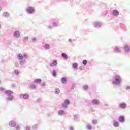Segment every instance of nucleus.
<instances>
[{"instance_id":"obj_1","label":"nucleus","mask_w":130,"mask_h":130,"mask_svg":"<svg viewBox=\"0 0 130 130\" xmlns=\"http://www.w3.org/2000/svg\"><path fill=\"white\" fill-rule=\"evenodd\" d=\"M115 81L113 82V85H118L120 84V82H121V78L120 76L119 75H116L115 77Z\"/></svg>"},{"instance_id":"obj_2","label":"nucleus","mask_w":130,"mask_h":130,"mask_svg":"<svg viewBox=\"0 0 130 130\" xmlns=\"http://www.w3.org/2000/svg\"><path fill=\"white\" fill-rule=\"evenodd\" d=\"M26 11L29 14H32V13H34V8H33V7H29L28 8Z\"/></svg>"},{"instance_id":"obj_3","label":"nucleus","mask_w":130,"mask_h":130,"mask_svg":"<svg viewBox=\"0 0 130 130\" xmlns=\"http://www.w3.org/2000/svg\"><path fill=\"white\" fill-rule=\"evenodd\" d=\"M70 104V101L68 100H66L64 103L62 104L63 107H67L68 105Z\"/></svg>"},{"instance_id":"obj_4","label":"nucleus","mask_w":130,"mask_h":130,"mask_svg":"<svg viewBox=\"0 0 130 130\" xmlns=\"http://www.w3.org/2000/svg\"><path fill=\"white\" fill-rule=\"evenodd\" d=\"M120 108H125L126 107V104L124 103H122L120 104Z\"/></svg>"},{"instance_id":"obj_5","label":"nucleus","mask_w":130,"mask_h":130,"mask_svg":"<svg viewBox=\"0 0 130 130\" xmlns=\"http://www.w3.org/2000/svg\"><path fill=\"white\" fill-rule=\"evenodd\" d=\"M113 15H114V16H118L119 15V12H118L117 10H115L113 11Z\"/></svg>"},{"instance_id":"obj_6","label":"nucleus","mask_w":130,"mask_h":130,"mask_svg":"<svg viewBox=\"0 0 130 130\" xmlns=\"http://www.w3.org/2000/svg\"><path fill=\"white\" fill-rule=\"evenodd\" d=\"M124 49L125 50V51L128 52L130 51L129 46L127 45H125L124 46Z\"/></svg>"},{"instance_id":"obj_7","label":"nucleus","mask_w":130,"mask_h":130,"mask_svg":"<svg viewBox=\"0 0 130 130\" xmlns=\"http://www.w3.org/2000/svg\"><path fill=\"white\" fill-rule=\"evenodd\" d=\"M119 120L120 122H123L124 121V116H121L119 118Z\"/></svg>"},{"instance_id":"obj_8","label":"nucleus","mask_w":130,"mask_h":130,"mask_svg":"<svg viewBox=\"0 0 130 130\" xmlns=\"http://www.w3.org/2000/svg\"><path fill=\"white\" fill-rule=\"evenodd\" d=\"M14 36L15 37H20V32L18 31H16L14 34Z\"/></svg>"},{"instance_id":"obj_9","label":"nucleus","mask_w":130,"mask_h":130,"mask_svg":"<svg viewBox=\"0 0 130 130\" xmlns=\"http://www.w3.org/2000/svg\"><path fill=\"white\" fill-rule=\"evenodd\" d=\"M9 125L11 126V127H14V126H16V123L14 121H11L9 123Z\"/></svg>"},{"instance_id":"obj_10","label":"nucleus","mask_w":130,"mask_h":130,"mask_svg":"<svg viewBox=\"0 0 130 130\" xmlns=\"http://www.w3.org/2000/svg\"><path fill=\"white\" fill-rule=\"evenodd\" d=\"M34 82L37 84H40V83H41V79H35Z\"/></svg>"},{"instance_id":"obj_11","label":"nucleus","mask_w":130,"mask_h":130,"mask_svg":"<svg viewBox=\"0 0 130 130\" xmlns=\"http://www.w3.org/2000/svg\"><path fill=\"white\" fill-rule=\"evenodd\" d=\"M5 94L7 95H12V94H13V91L11 90H7L5 91Z\"/></svg>"},{"instance_id":"obj_12","label":"nucleus","mask_w":130,"mask_h":130,"mask_svg":"<svg viewBox=\"0 0 130 130\" xmlns=\"http://www.w3.org/2000/svg\"><path fill=\"white\" fill-rule=\"evenodd\" d=\"M92 103H93V104H99V101L97 99H94L92 100Z\"/></svg>"},{"instance_id":"obj_13","label":"nucleus","mask_w":130,"mask_h":130,"mask_svg":"<svg viewBox=\"0 0 130 130\" xmlns=\"http://www.w3.org/2000/svg\"><path fill=\"white\" fill-rule=\"evenodd\" d=\"M21 96H22L24 99H28V98H29V95L27 94H22Z\"/></svg>"},{"instance_id":"obj_14","label":"nucleus","mask_w":130,"mask_h":130,"mask_svg":"<svg viewBox=\"0 0 130 130\" xmlns=\"http://www.w3.org/2000/svg\"><path fill=\"white\" fill-rule=\"evenodd\" d=\"M58 114L60 115H63V114H65L64 111L61 110L58 111Z\"/></svg>"},{"instance_id":"obj_15","label":"nucleus","mask_w":130,"mask_h":130,"mask_svg":"<svg viewBox=\"0 0 130 130\" xmlns=\"http://www.w3.org/2000/svg\"><path fill=\"white\" fill-rule=\"evenodd\" d=\"M57 64V61L56 60H55L53 61L52 63L50 64L51 67H53V66H56Z\"/></svg>"},{"instance_id":"obj_16","label":"nucleus","mask_w":130,"mask_h":130,"mask_svg":"<svg viewBox=\"0 0 130 130\" xmlns=\"http://www.w3.org/2000/svg\"><path fill=\"white\" fill-rule=\"evenodd\" d=\"M113 125L114 126H115V127H117V126H119V123L116 121H114Z\"/></svg>"},{"instance_id":"obj_17","label":"nucleus","mask_w":130,"mask_h":130,"mask_svg":"<svg viewBox=\"0 0 130 130\" xmlns=\"http://www.w3.org/2000/svg\"><path fill=\"white\" fill-rule=\"evenodd\" d=\"M72 67L74 69H77V68H78V64L77 63H75L73 64Z\"/></svg>"},{"instance_id":"obj_18","label":"nucleus","mask_w":130,"mask_h":130,"mask_svg":"<svg viewBox=\"0 0 130 130\" xmlns=\"http://www.w3.org/2000/svg\"><path fill=\"white\" fill-rule=\"evenodd\" d=\"M114 50H115V51H116L117 52H120V50H119V48H118V47H116L114 48Z\"/></svg>"},{"instance_id":"obj_19","label":"nucleus","mask_w":130,"mask_h":130,"mask_svg":"<svg viewBox=\"0 0 130 130\" xmlns=\"http://www.w3.org/2000/svg\"><path fill=\"white\" fill-rule=\"evenodd\" d=\"M18 58H19V59H20V60L23 59V55H22V54H19L18 55Z\"/></svg>"},{"instance_id":"obj_20","label":"nucleus","mask_w":130,"mask_h":130,"mask_svg":"<svg viewBox=\"0 0 130 130\" xmlns=\"http://www.w3.org/2000/svg\"><path fill=\"white\" fill-rule=\"evenodd\" d=\"M66 82H67V78H63L62 79V83H63V84H65V83H66Z\"/></svg>"},{"instance_id":"obj_21","label":"nucleus","mask_w":130,"mask_h":130,"mask_svg":"<svg viewBox=\"0 0 130 130\" xmlns=\"http://www.w3.org/2000/svg\"><path fill=\"white\" fill-rule=\"evenodd\" d=\"M45 49H49V48H50V46H49V45L48 44H46L45 45Z\"/></svg>"},{"instance_id":"obj_22","label":"nucleus","mask_w":130,"mask_h":130,"mask_svg":"<svg viewBox=\"0 0 130 130\" xmlns=\"http://www.w3.org/2000/svg\"><path fill=\"white\" fill-rule=\"evenodd\" d=\"M60 92V90L58 88H56L55 90V93H56V94H58Z\"/></svg>"},{"instance_id":"obj_23","label":"nucleus","mask_w":130,"mask_h":130,"mask_svg":"<svg viewBox=\"0 0 130 130\" xmlns=\"http://www.w3.org/2000/svg\"><path fill=\"white\" fill-rule=\"evenodd\" d=\"M86 129H88V130L92 129V126H91V125H87L86 126Z\"/></svg>"},{"instance_id":"obj_24","label":"nucleus","mask_w":130,"mask_h":130,"mask_svg":"<svg viewBox=\"0 0 130 130\" xmlns=\"http://www.w3.org/2000/svg\"><path fill=\"white\" fill-rule=\"evenodd\" d=\"M62 56H63V57H64V58H66V59L68 58V56L67 55V54H66L63 53H62Z\"/></svg>"},{"instance_id":"obj_25","label":"nucleus","mask_w":130,"mask_h":130,"mask_svg":"<svg viewBox=\"0 0 130 130\" xmlns=\"http://www.w3.org/2000/svg\"><path fill=\"white\" fill-rule=\"evenodd\" d=\"M52 75L54 76V77H55V76H56V72H55V70H54L52 72Z\"/></svg>"},{"instance_id":"obj_26","label":"nucleus","mask_w":130,"mask_h":130,"mask_svg":"<svg viewBox=\"0 0 130 130\" xmlns=\"http://www.w3.org/2000/svg\"><path fill=\"white\" fill-rule=\"evenodd\" d=\"M3 16L5 17H8V16H9V13L5 12L3 14Z\"/></svg>"},{"instance_id":"obj_27","label":"nucleus","mask_w":130,"mask_h":130,"mask_svg":"<svg viewBox=\"0 0 130 130\" xmlns=\"http://www.w3.org/2000/svg\"><path fill=\"white\" fill-rule=\"evenodd\" d=\"M87 60H84L83 61V64H84V66H86V64H87Z\"/></svg>"},{"instance_id":"obj_28","label":"nucleus","mask_w":130,"mask_h":130,"mask_svg":"<svg viewBox=\"0 0 130 130\" xmlns=\"http://www.w3.org/2000/svg\"><path fill=\"white\" fill-rule=\"evenodd\" d=\"M88 86L87 85H84V86H83V89H84V90H88Z\"/></svg>"},{"instance_id":"obj_29","label":"nucleus","mask_w":130,"mask_h":130,"mask_svg":"<svg viewBox=\"0 0 130 130\" xmlns=\"http://www.w3.org/2000/svg\"><path fill=\"white\" fill-rule=\"evenodd\" d=\"M97 122H98L97 120H94L92 121V123L93 124H96L97 123Z\"/></svg>"},{"instance_id":"obj_30","label":"nucleus","mask_w":130,"mask_h":130,"mask_svg":"<svg viewBox=\"0 0 130 130\" xmlns=\"http://www.w3.org/2000/svg\"><path fill=\"white\" fill-rule=\"evenodd\" d=\"M13 96H10L9 98H8L7 99H8V100H12L13 99Z\"/></svg>"},{"instance_id":"obj_31","label":"nucleus","mask_w":130,"mask_h":130,"mask_svg":"<svg viewBox=\"0 0 130 130\" xmlns=\"http://www.w3.org/2000/svg\"><path fill=\"white\" fill-rule=\"evenodd\" d=\"M14 73H15V75H18V74H19V71H18L17 70H15L14 71Z\"/></svg>"},{"instance_id":"obj_32","label":"nucleus","mask_w":130,"mask_h":130,"mask_svg":"<svg viewBox=\"0 0 130 130\" xmlns=\"http://www.w3.org/2000/svg\"><path fill=\"white\" fill-rule=\"evenodd\" d=\"M70 130H74V128H73V127H70Z\"/></svg>"},{"instance_id":"obj_33","label":"nucleus","mask_w":130,"mask_h":130,"mask_svg":"<svg viewBox=\"0 0 130 130\" xmlns=\"http://www.w3.org/2000/svg\"><path fill=\"white\" fill-rule=\"evenodd\" d=\"M4 90H5V89L4 88H1L0 89V91H4Z\"/></svg>"},{"instance_id":"obj_34","label":"nucleus","mask_w":130,"mask_h":130,"mask_svg":"<svg viewBox=\"0 0 130 130\" xmlns=\"http://www.w3.org/2000/svg\"><path fill=\"white\" fill-rule=\"evenodd\" d=\"M16 129H17V130L20 129L19 127H17L16 128Z\"/></svg>"},{"instance_id":"obj_35","label":"nucleus","mask_w":130,"mask_h":130,"mask_svg":"<svg viewBox=\"0 0 130 130\" xmlns=\"http://www.w3.org/2000/svg\"><path fill=\"white\" fill-rule=\"evenodd\" d=\"M30 129V128H27V130Z\"/></svg>"}]
</instances>
